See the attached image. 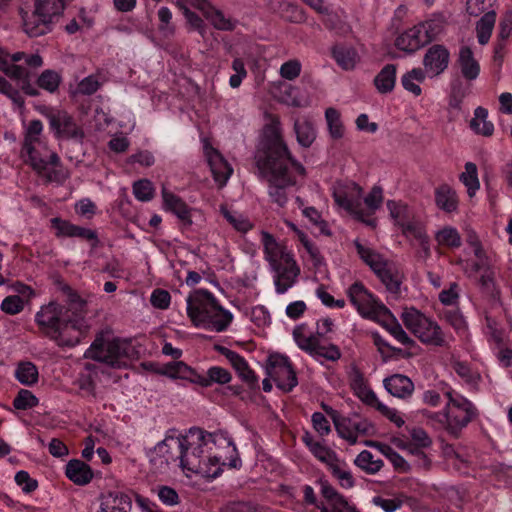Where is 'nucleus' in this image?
Here are the masks:
<instances>
[{
  "instance_id": "f8f14e48",
  "label": "nucleus",
  "mask_w": 512,
  "mask_h": 512,
  "mask_svg": "<svg viewBox=\"0 0 512 512\" xmlns=\"http://www.w3.org/2000/svg\"><path fill=\"white\" fill-rule=\"evenodd\" d=\"M347 295L363 317L373 318L388 312L385 305L379 302L360 281H356L348 288Z\"/></svg>"
},
{
  "instance_id": "ea45409f",
  "label": "nucleus",
  "mask_w": 512,
  "mask_h": 512,
  "mask_svg": "<svg viewBox=\"0 0 512 512\" xmlns=\"http://www.w3.org/2000/svg\"><path fill=\"white\" fill-rule=\"evenodd\" d=\"M15 377L21 384L32 386L38 381V369L36 365L30 361L21 362L17 366Z\"/></svg>"
},
{
  "instance_id": "4c0bfd02",
  "label": "nucleus",
  "mask_w": 512,
  "mask_h": 512,
  "mask_svg": "<svg viewBox=\"0 0 512 512\" xmlns=\"http://www.w3.org/2000/svg\"><path fill=\"white\" fill-rule=\"evenodd\" d=\"M354 245L359 257L371 268L374 273H377V269L382 268L383 265L387 262L379 253L362 245L358 239L354 241Z\"/></svg>"
},
{
  "instance_id": "de8ad7c7",
  "label": "nucleus",
  "mask_w": 512,
  "mask_h": 512,
  "mask_svg": "<svg viewBox=\"0 0 512 512\" xmlns=\"http://www.w3.org/2000/svg\"><path fill=\"white\" fill-rule=\"evenodd\" d=\"M60 83L61 76L50 69L44 70L37 79V85L50 93L57 91Z\"/></svg>"
},
{
  "instance_id": "338daca9",
  "label": "nucleus",
  "mask_w": 512,
  "mask_h": 512,
  "mask_svg": "<svg viewBox=\"0 0 512 512\" xmlns=\"http://www.w3.org/2000/svg\"><path fill=\"white\" fill-rule=\"evenodd\" d=\"M402 232L406 236H412L418 242L427 237V234L423 228V226L418 222L409 221L402 227Z\"/></svg>"
},
{
  "instance_id": "37998d69",
  "label": "nucleus",
  "mask_w": 512,
  "mask_h": 512,
  "mask_svg": "<svg viewBox=\"0 0 512 512\" xmlns=\"http://www.w3.org/2000/svg\"><path fill=\"white\" fill-rule=\"evenodd\" d=\"M460 180L467 187L468 195L473 197L480 187L477 166L472 162H467L465 164V171L460 175Z\"/></svg>"
},
{
  "instance_id": "4d7b16f0",
  "label": "nucleus",
  "mask_w": 512,
  "mask_h": 512,
  "mask_svg": "<svg viewBox=\"0 0 512 512\" xmlns=\"http://www.w3.org/2000/svg\"><path fill=\"white\" fill-rule=\"evenodd\" d=\"M222 214L225 219L239 232H247L252 228L248 219L242 215L234 214L227 209H222Z\"/></svg>"
},
{
  "instance_id": "0e129e2a",
  "label": "nucleus",
  "mask_w": 512,
  "mask_h": 512,
  "mask_svg": "<svg viewBox=\"0 0 512 512\" xmlns=\"http://www.w3.org/2000/svg\"><path fill=\"white\" fill-rule=\"evenodd\" d=\"M300 72L301 63L296 59L289 60L280 67L281 77L290 81L296 79L300 75Z\"/></svg>"
},
{
  "instance_id": "1a4fd4ad",
  "label": "nucleus",
  "mask_w": 512,
  "mask_h": 512,
  "mask_svg": "<svg viewBox=\"0 0 512 512\" xmlns=\"http://www.w3.org/2000/svg\"><path fill=\"white\" fill-rule=\"evenodd\" d=\"M436 35L434 22L420 23L400 34L395 40V46L399 50L412 54L432 42Z\"/></svg>"
},
{
  "instance_id": "4be33fe9",
  "label": "nucleus",
  "mask_w": 512,
  "mask_h": 512,
  "mask_svg": "<svg viewBox=\"0 0 512 512\" xmlns=\"http://www.w3.org/2000/svg\"><path fill=\"white\" fill-rule=\"evenodd\" d=\"M23 29L29 37H39L52 30L53 18L34 9L31 13L22 12Z\"/></svg>"
},
{
  "instance_id": "864d4df0",
  "label": "nucleus",
  "mask_w": 512,
  "mask_h": 512,
  "mask_svg": "<svg viewBox=\"0 0 512 512\" xmlns=\"http://www.w3.org/2000/svg\"><path fill=\"white\" fill-rule=\"evenodd\" d=\"M135 198L142 202L150 201L154 196V187L150 180L141 179L133 184Z\"/></svg>"
},
{
  "instance_id": "7ed1b4c3",
  "label": "nucleus",
  "mask_w": 512,
  "mask_h": 512,
  "mask_svg": "<svg viewBox=\"0 0 512 512\" xmlns=\"http://www.w3.org/2000/svg\"><path fill=\"white\" fill-rule=\"evenodd\" d=\"M35 322L59 347L76 346L89 329L81 312L56 302L43 305L35 315Z\"/></svg>"
},
{
  "instance_id": "f704fd0d",
  "label": "nucleus",
  "mask_w": 512,
  "mask_h": 512,
  "mask_svg": "<svg viewBox=\"0 0 512 512\" xmlns=\"http://www.w3.org/2000/svg\"><path fill=\"white\" fill-rule=\"evenodd\" d=\"M294 131L297 142L305 148L310 147L316 139V130L314 124L308 119L296 120L294 122Z\"/></svg>"
},
{
  "instance_id": "393cba45",
  "label": "nucleus",
  "mask_w": 512,
  "mask_h": 512,
  "mask_svg": "<svg viewBox=\"0 0 512 512\" xmlns=\"http://www.w3.org/2000/svg\"><path fill=\"white\" fill-rule=\"evenodd\" d=\"M375 274L384 284L388 292L394 295L400 293L404 275L394 263L387 261L382 268L377 269V273Z\"/></svg>"
},
{
  "instance_id": "c85d7f7f",
  "label": "nucleus",
  "mask_w": 512,
  "mask_h": 512,
  "mask_svg": "<svg viewBox=\"0 0 512 512\" xmlns=\"http://www.w3.org/2000/svg\"><path fill=\"white\" fill-rule=\"evenodd\" d=\"M262 241L264 245L265 259L268 261L270 268L286 261V257H293L291 254L276 242L275 238L268 232L262 233Z\"/></svg>"
},
{
  "instance_id": "f3484780",
  "label": "nucleus",
  "mask_w": 512,
  "mask_h": 512,
  "mask_svg": "<svg viewBox=\"0 0 512 512\" xmlns=\"http://www.w3.org/2000/svg\"><path fill=\"white\" fill-rule=\"evenodd\" d=\"M271 270L274 272V286L278 294H284L292 288L300 275V268L293 257H286L284 263L271 267Z\"/></svg>"
},
{
  "instance_id": "5701e85b",
  "label": "nucleus",
  "mask_w": 512,
  "mask_h": 512,
  "mask_svg": "<svg viewBox=\"0 0 512 512\" xmlns=\"http://www.w3.org/2000/svg\"><path fill=\"white\" fill-rule=\"evenodd\" d=\"M161 193L164 209L173 213L185 226H191L193 223L191 217L192 209L186 202L165 187L162 188Z\"/></svg>"
},
{
  "instance_id": "5fc2aeb1",
  "label": "nucleus",
  "mask_w": 512,
  "mask_h": 512,
  "mask_svg": "<svg viewBox=\"0 0 512 512\" xmlns=\"http://www.w3.org/2000/svg\"><path fill=\"white\" fill-rule=\"evenodd\" d=\"M38 398L29 390L21 389L13 400L17 410H27L38 405Z\"/></svg>"
},
{
  "instance_id": "9d476101",
  "label": "nucleus",
  "mask_w": 512,
  "mask_h": 512,
  "mask_svg": "<svg viewBox=\"0 0 512 512\" xmlns=\"http://www.w3.org/2000/svg\"><path fill=\"white\" fill-rule=\"evenodd\" d=\"M266 373L283 392L292 391L298 384L296 372L288 357L281 354L269 355L266 363Z\"/></svg>"
},
{
  "instance_id": "473e14b6",
  "label": "nucleus",
  "mask_w": 512,
  "mask_h": 512,
  "mask_svg": "<svg viewBox=\"0 0 512 512\" xmlns=\"http://www.w3.org/2000/svg\"><path fill=\"white\" fill-rule=\"evenodd\" d=\"M332 57L344 70L353 69L359 58L357 51L353 47L343 45L332 48Z\"/></svg>"
},
{
  "instance_id": "423d86ee",
  "label": "nucleus",
  "mask_w": 512,
  "mask_h": 512,
  "mask_svg": "<svg viewBox=\"0 0 512 512\" xmlns=\"http://www.w3.org/2000/svg\"><path fill=\"white\" fill-rule=\"evenodd\" d=\"M405 327L423 344L446 347L448 341L441 327L415 308H405L401 314Z\"/></svg>"
},
{
  "instance_id": "13d9d810",
  "label": "nucleus",
  "mask_w": 512,
  "mask_h": 512,
  "mask_svg": "<svg viewBox=\"0 0 512 512\" xmlns=\"http://www.w3.org/2000/svg\"><path fill=\"white\" fill-rule=\"evenodd\" d=\"M383 202V190L380 186H374L369 194L364 198V203L370 210V213H366V218L380 208Z\"/></svg>"
},
{
  "instance_id": "2eb2a0df",
  "label": "nucleus",
  "mask_w": 512,
  "mask_h": 512,
  "mask_svg": "<svg viewBox=\"0 0 512 512\" xmlns=\"http://www.w3.org/2000/svg\"><path fill=\"white\" fill-rule=\"evenodd\" d=\"M49 126L56 138L74 139L82 142L84 138L83 129L78 126L73 118L65 110H56L47 114Z\"/></svg>"
},
{
  "instance_id": "0eeeda50",
  "label": "nucleus",
  "mask_w": 512,
  "mask_h": 512,
  "mask_svg": "<svg viewBox=\"0 0 512 512\" xmlns=\"http://www.w3.org/2000/svg\"><path fill=\"white\" fill-rule=\"evenodd\" d=\"M127 348V344L119 339L106 341L104 336L99 334L85 351L84 358L105 363L113 368H121L126 365Z\"/></svg>"
},
{
  "instance_id": "8fccbe9b",
  "label": "nucleus",
  "mask_w": 512,
  "mask_h": 512,
  "mask_svg": "<svg viewBox=\"0 0 512 512\" xmlns=\"http://www.w3.org/2000/svg\"><path fill=\"white\" fill-rule=\"evenodd\" d=\"M387 208L391 217L400 227L410 221V211L407 205L389 200L387 202Z\"/></svg>"
},
{
  "instance_id": "c756f323",
  "label": "nucleus",
  "mask_w": 512,
  "mask_h": 512,
  "mask_svg": "<svg viewBox=\"0 0 512 512\" xmlns=\"http://www.w3.org/2000/svg\"><path fill=\"white\" fill-rule=\"evenodd\" d=\"M436 206L447 213H451L458 208V197L454 189L448 184H442L435 189Z\"/></svg>"
},
{
  "instance_id": "b1692460",
  "label": "nucleus",
  "mask_w": 512,
  "mask_h": 512,
  "mask_svg": "<svg viewBox=\"0 0 512 512\" xmlns=\"http://www.w3.org/2000/svg\"><path fill=\"white\" fill-rule=\"evenodd\" d=\"M132 500L124 492L109 491L100 496L99 509L96 512H131Z\"/></svg>"
},
{
  "instance_id": "7c9ffc66",
  "label": "nucleus",
  "mask_w": 512,
  "mask_h": 512,
  "mask_svg": "<svg viewBox=\"0 0 512 512\" xmlns=\"http://www.w3.org/2000/svg\"><path fill=\"white\" fill-rule=\"evenodd\" d=\"M458 61L464 78L467 80H475L478 77L480 73V66L474 59L473 52L470 47H461Z\"/></svg>"
},
{
  "instance_id": "c03bdc74",
  "label": "nucleus",
  "mask_w": 512,
  "mask_h": 512,
  "mask_svg": "<svg viewBox=\"0 0 512 512\" xmlns=\"http://www.w3.org/2000/svg\"><path fill=\"white\" fill-rule=\"evenodd\" d=\"M34 7L38 12L55 19L62 14L65 4L63 0H34Z\"/></svg>"
},
{
  "instance_id": "dca6fc26",
  "label": "nucleus",
  "mask_w": 512,
  "mask_h": 512,
  "mask_svg": "<svg viewBox=\"0 0 512 512\" xmlns=\"http://www.w3.org/2000/svg\"><path fill=\"white\" fill-rule=\"evenodd\" d=\"M335 429L342 439H345L349 444L354 445L357 443L358 435H368L372 429V425L366 419H360L357 415L353 417L339 416L334 419Z\"/></svg>"
},
{
  "instance_id": "a211bd4d",
  "label": "nucleus",
  "mask_w": 512,
  "mask_h": 512,
  "mask_svg": "<svg viewBox=\"0 0 512 512\" xmlns=\"http://www.w3.org/2000/svg\"><path fill=\"white\" fill-rule=\"evenodd\" d=\"M51 225L56 229L57 237H77L89 242L93 249L99 246L100 241L95 230L75 225L58 217L51 219Z\"/></svg>"
},
{
  "instance_id": "c9c22d12",
  "label": "nucleus",
  "mask_w": 512,
  "mask_h": 512,
  "mask_svg": "<svg viewBox=\"0 0 512 512\" xmlns=\"http://www.w3.org/2000/svg\"><path fill=\"white\" fill-rule=\"evenodd\" d=\"M395 82L396 65L394 64L385 65L374 79L377 90L382 94L391 92L394 89Z\"/></svg>"
},
{
  "instance_id": "412c9836",
  "label": "nucleus",
  "mask_w": 512,
  "mask_h": 512,
  "mask_svg": "<svg viewBox=\"0 0 512 512\" xmlns=\"http://www.w3.org/2000/svg\"><path fill=\"white\" fill-rule=\"evenodd\" d=\"M450 53L448 49L440 44L431 46L425 53L423 65L426 73L430 77H435L443 73L448 67Z\"/></svg>"
},
{
  "instance_id": "a18cd8bd",
  "label": "nucleus",
  "mask_w": 512,
  "mask_h": 512,
  "mask_svg": "<svg viewBox=\"0 0 512 512\" xmlns=\"http://www.w3.org/2000/svg\"><path fill=\"white\" fill-rule=\"evenodd\" d=\"M325 118L328 124L330 136L333 139H340L344 135V126L340 113L335 108H328L325 111Z\"/></svg>"
},
{
  "instance_id": "f03ea898",
  "label": "nucleus",
  "mask_w": 512,
  "mask_h": 512,
  "mask_svg": "<svg viewBox=\"0 0 512 512\" xmlns=\"http://www.w3.org/2000/svg\"><path fill=\"white\" fill-rule=\"evenodd\" d=\"M265 120L262 148L256 156V165L264 175L268 176V193L272 201L283 207L288 199L286 188L296 183L289 172V165L302 176L305 175L306 170L300 162L292 157L285 144L279 116L266 112Z\"/></svg>"
},
{
  "instance_id": "603ef678",
  "label": "nucleus",
  "mask_w": 512,
  "mask_h": 512,
  "mask_svg": "<svg viewBox=\"0 0 512 512\" xmlns=\"http://www.w3.org/2000/svg\"><path fill=\"white\" fill-rule=\"evenodd\" d=\"M310 452L319 461L327 464L328 467H330L331 465L338 461L336 453L319 441L316 444H313V447H311Z\"/></svg>"
},
{
  "instance_id": "4468645a",
  "label": "nucleus",
  "mask_w": 512,
  "mask_h": 512,
  "mask_svg": "<svg viewBox=\"0 0 512 512\" xmlns=\"http://www.w3.org/2000/svg\"><path fill=\"white\" fill-rule=\"evenodd\" d=\"M180 436H166L150 453V463L159 472H164L172 463L179 461Z\"/></svg>"
},
{
  "instance_id": "e2e57ef3",
  "label": "nucleus",
  "mask_w": 512,
  "mask_h": 512,
  "mask_svg": "<svg viewBox=\"0 0 512 512\" xmlns=\"http://www.w3.org/2000/svg\"><path fill=\"white\" fill-rule=\"evenodd\" d=\"M329 470L331 471L332 475L339 481V484L346 489L352 488L354 486V479L352 474L347 471L343 470L337 462H335L333 465L329 467Z\"/></svg>"
},
{
  "instance_id": "79ce46f5",
  "label": "nucleus",
  "mask_w": 512,
  "mask_h": 512,
  "mask_svg": "<svg viewBox=\"0 0 512 512\" xmlns=\"http://www.w3.org/2000/svg\"><path fill=\"white\" fill-rule=\"evenodd\" d=\"M209 163L215 181L221 186L225 185L232 173L230 165L219 155L215 159H210Z\"/></svg>"
},
{
  "instance_id": "774afa93",
  "label": "nucleus",
  "mask_w": 512,
  "mask_h": 512,
  "mask_svg": "<svg viewBox=\"0 0 512 512\" xmlns=\"http://www.w3.org/2000/svg\"><path fill=\"white\" fill-rule=\"evenodd\" d=\"M257 508L251 502L233 501L221 508V512H256Z\"/></svg>"
},
{
  "instance_id": "72a5a7b5",
  "label": "nucleus",
  "mask_w": 512,
  "mask_h": 512,
  "mask_svg": "<svg viewBox=\"0 0 512 512\" xmlns=\"http://www.w3.org/2000/svg\"><path fill=\"white\" fill-rule=\"evenodd\" d=\"M478 285L481 292L493 303L500 299V291L495 282V272L491 266H487L486 272L480 276Z\"/></svg>"
},
{
  "instance_id": "680f3d73",
  "label": "nucleus",
  "mask_w": 512,
  "mask_h": 512,
  "mask_svg": "<svg viewBox=\"0 0 512 512\" xmlns=\"http://www.w3.org/2000/svg\"><path fill=\"white\" fill-rule=\"evenodd\" d=\"M15 482L21 486L22 491L26 494H30L38 488V481L30 477L29 473L24 470H20L15 475Z\"/></svg>"
},
{
  "instance_id": "49530a36",
  "label": "nucleus",
  "mask_w": 512,
  "mask_h": 512,
  "mask_svg": "<svg viewBox=\"0 0 512 512\" xmlns=\"http://www.w3.org/2000/svg\"><path fill=\"white\" fill-rule=\"evenodd\" d=\"M353 387L357 391L359 398L364 403L377 409L378 404L381 402L378 400L376 394L365 385L362 375H358L354 379Z\"/></svg>"
},
{
  "instance_id": "6e6d98bb",
  "label": "nucleus",
  "mask_w": 512,
  "mask_h": 512,
  "mask_svg": "<svg viewBox=\"0 0 512 512\" xmlns=\"http://www.w3.org/2000/svg\"><path fill=\"white\" fill-rule=\"evenodd\" d=\"M412 440L418 445L417 448L411 450L413 454L416 456H419L423 458L424 460L427 459L426 455L420 448L429 447L432 443L430 437L426 433L425 430L422 428L413 429L411 433Z\"/></svg>"
},
{
  "instance_id": "bb28decb",
  "label": "nucleus",
  "mask_w": 512,
  "mask_h": 512,
  "mask_svg": "<svg viewBox=\"0 0 512 512\" xmlns=\"http://www.w3.org/2000/svg\"><path fill=\"white\" fill-rule=\"evenodd\" d=\"M66 477L73 483L83 486L93 479L91 467L79 459L70 460L65 467Z\"/></svg>"
},
{
  "instance_id": "69168bd1",
  "label": "nucleus",
  "mask_w": 512,
  "mask_h": 512,
  "mask_svg": "<svg viewBox=\"0 0 512 512\" xmlns=\"http://www.w3.org/2000/svg\"><path fill=\"white\" fill-rule=\"evenodd\" d=\"M171 296L168 291L163 289H155L150 297L153 307L158 309H167L170 305Z\"/></svg>"
},
{
  "instance_id": "9b49d317",
  "label": "nucleus",
  "mask_w": 512,
  "mask_h": 512,
  "mask_svg": "<svg viewBox=\"0 0 512 512\" xmlns=\"http://www.w3.org/2000/svg\"><path fill=\"white\" fill-rule=\"evenodd\" d=\"M293 338L301 350L315 358L322 357L328 361L335 362L342 356L337 345L332 343L329 345H321L320 340L316 335L306 336L304 334L303 325H299L294 328Z\"/></svg>"
},
{
  "instance_id": "6ab92c4d",
  "label": "nucleus",
  "mask_w": 512,
  "mask_h": 512,
  "mask_svg": "<svg viewBox=\"0 0 512 512\" xmlns=\"http://www.w3.org/2000/svg\"><path fill=\"white\" fill-rule=\"evenodd\" d=\"M214 350L225 356L230 362L232 367L237 372L238 376L250 387L255 388L258 386V377L255 372L249 367L247 361L237 352L228 349L222 345H215Z\"/></svg>"
},
{
  "instance_id": "cd10ccee",
  "label": "nucleus",
  "mask_w": 512,
  "mask_h": 512,
  "mask_svg": "<svg viewBox=\"0 0 512 512\" xmlns=\"http://www.w3.org/2000/svg\"><path fill=\"white\" fill-rule=\"evenodd\" d=\"M49 163L47 170L43 173H37L39 176L45 178L48 183H57L62 185L67 179L70 178V172L61 163L60 157L56 152L49 153Z\"/></svg>"
},
{
  "instance_id": "2f4dec72",
  "label": "nucleus",
  "mask_w": 512,
  "mask_h": 512,
  "mask_svg": "<svg viewBox=\"0 0 512 512\" xmlns=\"http://www.w3.org/2000/svg\"><path fill=\"white\" fill-rule=\"evenodd\" d=\"M35 146L47 150V143L38 136L31 135L25 132L24 141L22 145V154L28 157L27 163L33 164L35 167H42L44 163L35 150Z\"/></svg>"
},
{
  "instance_id": "a878e982",
  "label": "nucleus",
  "mask_w": 512,
  "mask_h": 512,
  "mask_svg": "<svg viewBox=\"0 0 512 512\" xmlns=\"http://www.w3.org/2000/svg\"><path fill=\"white\" fill-rule=\"evenodd\" d=\"M385 389L394 397L408 398L414 391L412 380L402 374H394L383 381Z\"/></svg>"
},
{
  "instance_id": "ddd939ff",
  "label": "nucleus",
  "mask_w": 512,
  "mask_h": 512,
  "mask_svg": "<svg viewBox=\"0 0 512 512\" xmlns=\"http://www.w3.org/2000/svg\"><path fill=\"white\" fill-rule=\"evenodd\" d=\"M446 411V432L454 438H459L462 430L477 416L474 404L467 400L456 401L453 407Z\"/></svg>"
},
{
  "instance_id": "aec40b11",
  "label": "nucleus",
  "mask_w": 512,
  "mask_h": 512,
  "mask_svg": "<svg viewBox=\"0 0 512 512\" xmlns=\"http://www.w3.org/2000/svg\"><path fill=\"white\" fill-rule=\"evenodd\" d=\"M189 4L201 10L213 27L221 31H233L236 28L237 20L226 17L223 12L215 8L209 0H187Z\"/></svg>"
},
{
  "instance_id": "39448f33",
  "label": "nucleus",
  "mask_w": 512,
  "mask_h": 512,
  "mask_svg": "<svg viewBox=\"0 0 512 512\" xmlns=\"http://www.w3.org/2000/svg\"><path fill=\"white\" fill-rule=\"evenodd\" d=\"M155 372L171 379H182L201 387H209L212 384H227L231 381V373L220 366H212L207 370L206 376L200 375L195 369L183 361H172L157 368Z\"/></svg>"
},
{
  "instance_id": "20e7f679",
  "label": "nucleus",
  "mask_w": 512,
  "mask_h": 512,
  "mask_svg": "<svg viewBox=\"0 0 512 512\" xmlns=\"http://www.w3.org/2000/svg\"><path fill=\"white\" fill-rule=\"evenodd\" d=\"M187 315L196 327L225 331L233 315L206 289H196L187 298Z\"/></svg>"
},
{
  "instance_id": "f257e3e1",
  "label": "nucleus",
  "mask_w": 512,
  "mask_h": 512,
  "mask_svg": "<svg viewBox=\"0 0 512 512\" xmlns=\"http://www.w3.org/2000/svg\"><path fill=\"white\" fill-rule=\"evenodd\" d=\"M179 466L183 471L214 479L222 473V466L240 468L241 459L233 439L227 432L209 433L192 427L180 436Z\"/></svg>"
},
{
  "instance_id": "a19ab883",
  "label": "nucleus",
  "mask_w": 512,
  "mask_h": 512,
  "mask_svg": "<svg viewBox=\"0 0 512 512\" xmlns=\"http://www.w3.org/2000/svg\"><path fill=\"white\" fill-rule=\"evenodd\" d=\"M354 463L368 474L377 473L384 465L381 459H374L373 454L368 450L360 452Z\"/></svg>"
},
{
  "instance_id": "09e8293b",
  "label": "nucleus",
  "mask_w": 512,
  "mask_h": 512,
  "mask_svg": "<svg viewBox=\"0 0 512 512\" xmlns=\"http://www.w3.org/2000/svg\"><path fill=\"white\" fill-rule=\"evenodd\" d=\"M436 241L439 245L458 248L461 246V236L455 228L445 227L436 234Z\"/></svg>"
},
{
  "instance_id": "3c124183",
  "label": "nucleus",
  "mask_w": 512,
  "mask_h": 512,
  "mask_svg": "<svg viewBox=\"0 0 512 512\" xmlns=\"http://www.w3.org/2000/svg\"><path fill=\"white\" fill-rule=\"evenodd\" d=\"M384 327L402 345L409 348L416 346V342L408 336L395 318L390 323H386Z\"/></svg>"
},
{
  "instance_id": "58836bf2",
  "label": "nucleus",
  "mask_w": 512,
  "mask_h": 512,
  "mask_svg": "<svg viewBox=\"0 0 512 512\" xmlns=\"http://www.w3.org/2000/svg\"><path fill=\"white\" fill-rule=\"evenodd\" d=\"M496 21V13L494 11L486 12L476 25L478 42L485 45L489 42Z\"/></svg>"
},
{
  "instance_id": "bf43d9fd",
  "label": "nucleus",
  "mask_w": 512,
  "mask_h": 512,
  "mask_svg": "<svg viewBox=\"0 0 512 512\" xmlns=\"http://www.w3.org/2000/svg\"><path fill=\"white\" fill-rule=\"evenodd\" d=\"M75 384L78 386L80 391L82 392V396L84 397H96V384L93 380L92 376L89 374H81L75 381Z\"/></svg>"
},
{
  "instance_id": "6e6552de",
  "label": "nucleus",
  "mask_w": 512,
  "mask_h": 512,
  "mask_svg": "<svg viewBox=\"0 0 512 512\" xmlns=\"http://www.w3.org/2000/svg\"><path fill=\"white\" fill-rule=\"evenodd\" d=\"M363 189L355 182H337L333 187L332 196L335 203L367 225L373 226L374 220L366 219V212L361 207Z\"/></svg>"
},
{
  "instance_id": "052dcab7",
  "label": "nucleus",
  "mask_w": 512,
  "mask_h": 512,
  "mask_svg": "<svg viewBox=\"0 0 512 512\" xmlns=\"http://www.w3.org/2000/svg\"><path fill=\"white\" fill-rule=\"evenodd\" d=\"M1 309L6 314L15 315L24 309V302L18 295L7 296L1 303Z\"/></svg>"
},
{
  "instance_id": "e433bc0d",
  "label": "nucleus",
  "mask_w": 512,
  "mask_h": 512,
  "mask_svg": "<svg viewBox=\"0 0 512 512\" xmlns=\"http://www.w3.org/2000/svg\"><path fill=\"white\" fill-rule=\"evenodd\" d=\"M488 111L481 106L474 111V118L470 121V127L475 133L489 137L494 132V125L488 121Z\"/></svg>"
}]
</instances>
